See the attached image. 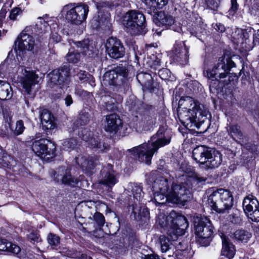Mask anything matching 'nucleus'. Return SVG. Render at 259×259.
<instances>
[{
  "label": "nucleus",
  "mask_w": 259,
  "mask_h": 259,
  "mask_svg": "<svg viewBox=\"0 0 259 259\" xmlns=\"http://www.w3.org/2000/svg\"><path fill=\"white\" fill-rule=\"evenodd\" d=\"M214 28L218 32H224L226 28L224 25L220 23H217L214 26Z\"/></svg>",
  "instance_id": "nucleus-62"
},
{
  "label": "nucleus",
  "mask_w": 259,
  "mask_h": 259,
  "mask_svg": "<svg viewBox=\"0 0 259 259\" xmlns=\"http://www.w3.org/2000/svg\"><path fill=\"white\" fill-rule=\"evenodd\" d=\"M211 148L200 145L195 148L193 150L192 156L193 159L198 163L201 164H205Z\"/></svg>",
  "instance_id": "nucleus-27"
},
{
  "label": "nucleus",
  "mask_w": 259,
  "mask_h": 259,
  "mask_svg": "<svg viewBox=\"0 0 259 259\" xmlns=\"http://www.w3.org/2000/svg\"><path fill=\"white\" fill-rule=\"evenodd\" d=\"M123 24L126 30L133 35L145 33V17L139 11L131 10L126 13L123 17Z\"/></svg>",
  "instance_id": "nucleus-8"
},
{
  "label": "nucleus",
  "mask_w": 259,
  "mask_h": 259,
  "mask_svg": "<svg viewBox=\"0 0 259 259\" xmlns=\"http://www.w3.org/2000/svg\"><path fill=\"white\" fill-rule=\"evenodd\" d=\"M176 248V255L177 256L178 259H186V255L188 253L186 249V245L182 242H177L175 244Z\"/></svg>",
  "instance_id": "nucleus-43"
},
{
  "label": "nucleus",
  "mask_w": 259,
  "mask_h": 259,
  "mask_svg": "<svg viewBox=\"0 0 259 259\" xmlns=\"http://www.w3.org/2000/svg\"><path fill=\"white\" fill-rule=\"evenodd\" d=\"M245 5L251 15L259 18V1L258 0H246Z\"/></svg>",
  "instance_id": "nucleus-40"
},
{
  "label": "nucleus",
  "mask_w": 259,
  "mask_h": 259,
  "mask_svg": "<svg viewBox=\"0 0 259 259\" xmlns=\"http://www.w3.org/2000/svg\"><path fill=\"white\" fill-rule=\"evenodd\" d=\"M210 92L214 93L226 85L228 84L231 81L229 77L228 79H219V77H207Z\"/></svg>",
  "instance_id": "nucleus-31"
},
{
  "label": "nucleus",
  "mask_w": 259,
  "mask_h": 259,
  "mask_svg": "<svg viewBox=\"0 0 259 259\" xmlns=\"http://www.w3.org/2000/svg\"><path fill=\"white\" fill-rule=\"evenodd\" d=\"M38 19L39 21L36 24L35 28V36L37 40L41 42L50 35V31L51 30V28L44 18L39 17Z\"/></svg>",
  "instance_id": "nucleus-24"
},
{
  "label": "nucleus",
  "mask_w": 259,
  "mask_h": 259,
  "mask_svg": "<svg viewBox=\"0 0 259 259\" xmlns=\"http://www.w3.org/2000/svg\"><path fill=\"white\" fill-rule=\"evenodd\" d=\"M32 150L41 158L50 159L55 155L56 145L50 140L41 139L33 143Z\"/></svg>",
  "instance_id": "nucleus-13"
},
{
  "label": "nucleus",
  "mask_w": 259,
  "mask_h": 259,
  "mask_svg": "<svg viewBox=\"0 0 259 259\" xmlns=\"http://www.w3.org/2000/svg\"><path fill=\"white\" fill-rule=\"evenodd\" d=\"M195 28L196 30L194 31V32H191V33L192 35H194L200 39V37L201 36L200 34L202 33L204 30H203L202 31H201L202 29L199 26H197Z\"/></svg>",
  "instance_id": "nucleus-63"
},
{
  "label": "nucleus",
  "mask_w": 259,
  "mask_h": 259,
  "mask_svg": "<svg viewBox=\"0 0 259 259\" xmlns=\"http://www.w3.org/2000/svg\"><path fill=\"white\" fill-rule=\"evenodd\" d=\"M152 16L153 22L157 26H170L174 23V20L170 15L164 11H156Z\"/></svg>",
  "instance_id": "nucleus-25"
},
{
  "label": "nucleus",
  "mask_w": 259,
  "mask_h": 259,
  "mask_svg": "<svg viewBox=\"0 0 259 259\" xmlns=\"http://www.w3.org/2000/svg\"><path fill=\"white\" fill-rule=\"evenodd\" d=\"M49 244L51 245L53 248L57 246L60 243V238L55 234L50 233L47 237Z\"/></svg>",
  "instance_id": "nucleus-50"
},
{
  "label": "nucleus",
  "mask_w": 259,
  "mask_h": 259,
  "mask_svg": "<svg viewBox=\"0 0 259 259\" xmlns=\"http://www.w3.org/2000/svg\"><path fill=\"white\" fill-rule=\"evenodd\" d=\"M96 3V7L98 10L97 17H94L91 21V26L94 29H98L100 27H110V15L108 12L109 9L114 7L120 6L124 7L127 5V0H94Z\"/></svg>",
  "instance_id": "nucleus-4"
},
{
  "label": "nucleus",
  "mask_w": 259,
  "mask_h": 259,
  "mask_svg": "<svg viewBox=\"0 0 259 259\" xmlns=\"http://www.w3.org/2000/svg\"><path fill=\"white\" fill-rule=\"evenodd\" d=\"M233 235L235 239L244 243H247L252 237L251 233L242 229L236 230Z\"/></svg>",
  "instance_id": "nucleus-38"
},
{
  "label": "nucleus",
  "mask_w": 259,
  "mask_h": 259,
  "mask_svg": "<svg viewBox=\"0 0 259 259\" xmlns=\"http://www.w3.org/2000/svg\"><path fill=\"white\" fill-rule=\"evenodd\" d=\"M222 255L226 256L228 259H232L234 257L236 253L235 245L231 242L229 239L226 237H222Z\"/></svg>",
  "instance_id": "nucleus-30"
},
{
  "label": "nucleus",
  "mask_w": 259,
  "mask_h": 259,
  "mask_svg": "<svg viewBox=\"0 0 259 259\" xmlns=\"http://www.w3.org/2000/svg\"><path fill=\"white\" fill-rule=\"evenodd\" d=\"M105 130L109 132H117L122 126V122L119 116L116 114L106 116Z\"/></svg>",
  "instance_id": "nucleus-26"
},
{
  "label": "nucleus",
  "mask_w": 259,
  "mask_h": 259,
  "mask_svg": "<svg viewBox=\"0 0 259 259\" xmlns=\"http://www.w3.org/2000/svg\"><path fill=\"white\" fill-rule=\"evenodd\" d=\"M207 7L213 11H216L219 6V0H203Z\"/></svg>",
  "instance_id": "nucleus-55"
},
{
  "label": "nucleus",
  "mask_w": 259,
  "mask_h": 259,
  "mask_svg": "<svg viewBox=\"0 0 259 259\" xmlns=\"http://www.w3.org/2000/svg\"><path fill=\"white\" fill-rule=\"evenodd\" d=\"M22 73L23 75L21 83L24 89L27 94H30L32 86L38 83V75L36 74L33 71L27 70L26 69L21 68Z\"/></svg>",
  "instance_id": "nucleus-22"
},
{
  "label": "nucleus",
  "mask_w": 259,
  "mask_h": 259,
  "mask_svg": "<svg viewBox=\"0 0 259 259\" xmlns=\"http://www.w3.org/2000/svg\"><path fill=\"white\" fill-rule=\"evenodd\" d=\"M208 202L212 209L219 213H229L233 206V198L227 189H218L209 196Z\"/></svg>",
  "instance_id": "nucleus-5"
},
{
  "label": "nucleus",
  "mask_w": 259,
  "mask_h": 259,
  "mask_svg": "<svg viewBox=\"0 0 259 259\" xmlns=\"http://www.w3.org/2000/svg\"><path fill=\"white\" fill-rule=\"evenodd\" d=\"M137 78L139 82L147 90L150 92L154 91L155 87L153 85L152 77L150 74L141 72L137 75Z\"/></svg>",
  "instance_id": "nucleus-33"
},
{
  "label": "nucleus",
  "mask_w": 259,
  "mask_h": 259,
  "mask_svg": "<svg viewBox=\"0 0 259 259\" xmlns=\"http://www.w3.org/2000/svg\"><path fill=\"white\" fill-rule=\"evenodd\" d=\"M24 128L25 127L23 121L22 120L17 121L16 124V128L13 132L12 136H16L22 134Z\"/></svg>",
  "instance_id": "nucleus-52"
},
{
  "label": "nucleus",
  "mask_w": 259,
  "mask_h": 259,
  "mask_svg": "<svg viewBox=\"0 0 259 259\" xmlns=\"http://www.w3.org/2000/svg\"><path fill=\"white\" fill-rule=\"evenodd\" d=\"M13 95L12 88L7 82L0 80V99L10 100Z\"/></svg>",
  "instance_id": "nucleus-36"
},
{
  "label": "nucleus",
  "mask_w": 259,
  "mask_h": 259,
  "mask_svg": "<svg viewBox=\"0 0 259 259\" xmlns=\"http://www.w3.org/2000/svg\"><path fill=\"white\" fill-rule=\"evenodd\" d=\"M99 103L109 111H114L117 109L115 99L110 95L102 96Z\"/></svg>",
  "instance_id": "nucleus-35"
},
{
  "label": "nucleus",
  "mask_w": 259,
  "mask_h": 259,
  "mask_svg": "<svg viewBox=\"0 0 259 259\" xmlns=\"http://www.w3.org/2000/svg\"><path fill=\"white\" fill-rule=\"evenodd\" d=\"M242 206L248 218L254 222H259V202L255 197L248 195L245 197Z\"/></svg>",
  "instance_id": "nucleus-17"
},
{
  "label": "nucleus",
  "mask_w": 259,
  "mask_h": 259,
  "mask_svg": "<svg viewBox=\"0 0 259 259\" xmlns=\"http://www.w3.org/2000/svg\"><path fill=\"white\" fill-rule=\"evenodd\" d=\"M2 112L4 118L7 122H10L13 116V114L7 106H2Z\"/></svg>",
  "instance_id": "nucleus-56"
},
{
  "label": "nucleus",
  "mask_w": 259,
  "mask_h": 259,
  "mask_svg": "<svg viewBox=\"0 0 259 259\" xmlns=\"http://www.w3.org/2000/svg\"><path fill=\"white\" fill-rule=\"evenodd\" d=\"M21 13L22 11L19 8H14L10 12L9 18L13 21L16 20L17 17Z\"/></svg>",
  "instance_id": "nucleus-57"
},
{
  "label": "nucleus",
  "mask_w": 259,
  "mask_h": 259,
  "mask_svg": "<svg viewBox=\"0 0 259 259\" xmlns=\"http://www.w3.org/2000/svg\"><path fill=\"white\" fill-rule=\"evenodd\" d=\"M128 189L132 192L135 199L137 201H141L144 195L142 187L141 185L135 183H131L128 185Z\"/></svg>",
  "instance_id": "nucleus-37"
},
{
  "label": "nucleus",
  "mask_w": 259,
  "mask_h": 259,
  "mask_svg": "<svg viewBox=\"0 0 259 259\" xmlns=\"http://www.w3.org/2000/svg\"><path fill=\"white\" fill-rule=\"evenodd\" d=\"M235 67V64L231 58L229 56H224L219 58L211 70L207 71L204 74L207 77H217L220 79H228L229 77L231 79L232 76L230 75L229 71L231 68Z\"/></svg>",
  "instance_id": "nucleus-11"
},
{
  "label": "nucleus",
  "mask_w": 259,
  "mask_h": 259,
  "mask_svg": "<svg viewBox=\"0 0 259 259\" xmlns=\"http://www.w3.org/2000/svg\"><path fill=\"white\" fill-rule=\"evenodd\" d=\"M196 235L212 236L213 228L206 217H196L194 221Z\"/></svg>",
  "instance_id": "nucleus-19"
},
{
  "label": "nucleus",
  "mask_w": 259,
  "mask_h": 259,
  "mask_svg": "<svg viewBox=\"0 0 259 259\" xmlns=\"http://www.w3.org/2000/svg\"><path fill=\"white\" fill-rule=\"evenodd\" d=\"M84 203L87 206H88L89 208H92L93 206H95L96 208V209H100V207H107V206L106 205V204L104 203L101 202V201H92L91 200L88 201L86 202H84Z\"/></svg>",
  "instance_id": "nucleus-54"
},
{
  "label": "nucleus",
  "mask_w": 259,
  "mask_h": 259,
  "mask_svg": "<svg viewBox=\"0 0 259 259\" xmlns=\"http://www.w3.org/2000/svg\"><path fill=\"white\" fill-rule=\"evenodd\" d=\"M212 236L196 235V242L201 246H208L212 240Z\"/></svg>",
  "instance_id": "nucleus-48"
},
{
  "label": "nucleus",
  "mask_w": 259,
  "mask_h": 259,
  "mask_svg": "<svg viewBox=\"0 0 259 259\" xmlns=\"http://www.w3.org/2000/svg\"><path fill=\"white\" fill-rule=\"evenodd\" d=\"M152 188L153 192L166 194L174 203H184L192 198L190 189L186 188L184 184H175L162 177L156 178L153 182Z\"/></svg>",
  "instance_id": "nucleus-3"
},
{
  "label": "nucleus",
  "mask_w": 259,
  "mask_h": 259,
  "mask_svg": "<svg viewBox=\"0 0 259 259\" xmlns=\"http://www.w3.org/2000/svg\"><path fill=\"white\" fill-rule=\"evenodd\" d=\"M64 100L65 101V104L67 107L70 106L73 103V99L70 95H66L64 98Z\"/></svg>",
  "instance_id": "nucleus-61"
},
{
  "label": "nucleus",
  "mask_w": 259,
  "mask_h": 259,
  "mask_svg": "<svg viewBox=\"0 0 259 259\" xmlns=\"http://www.w3.org/2000/svg\"><path fill=\"white\" fill-rule=\"evenodd\" d=\"M117 182L113 165L111 164L105 165L100 172V183L112 188Z\"/></svg>",
  "instance_id": "nucleus-20"
},
{
  "label": "nucleus",
  "mask_w": 259,
  "mask_h": 259,
  "mask_svg": "<svg viewBox=\"0 0 259 259\" xmlns=\"http://www.w3.org/2000/svg\"><path fill=\"white\" fill-rule=\"evenodd\" d=\"M0 250L11 252L17 254L21 259H28V257L26 256V255H23L22 254L19 246L1 238H0Z\"/></svg>",
  "instance_id": "nucleus-28"
},
{
  "label": "nucleus",
  "mask_w": 259,
  "mask_h": 259,
  "mask_svg": "<svg viewBox=\"0 0 259 259\" xmlns=\"http://www.w3.org/2000/svg\"><path fill=\"white\" fill-rule=\"evenodd\" d=\"M106 51L112 58L117 59L125 54V49L120 40L116 37L109 38L106 44Z\"/></svg>",
  "instance_id": "nucleus-18"
},
{
  "label": "nucleus",
  "mask_w": 259,
  "mask_h": 259,
  "mask_svg": "<svg viewBox=\"0 0 259 259\" xmlns=\"http://www.w3.org/2000/svg\"><path fill=\"white\" fill-rule=\"evenodd\" d=\"M170 141L171 136L166 135L164 129L160 127L157 133L152 136L150 141L128 150L137 157L140 161L150 165L154 154L157 153L159 148L169 144Z\"/></svg>",
  "instance_id": "nucleus-2"
},
{
  "label": "nucleus",
  "mask_w": 259,
  "mask_h": 259,
  "mask_svg": "<svg viewBox=\"0 0 259 259\" xmlns=\"http://www.w3.org/2000/svg\"><path fill=\"white\" fill-rule=\"evenodd\" d=\"M52 36L51 37V39L55 42H58L61 40V36L57 33H54L52 30Z\"/></svg>",
  "instance_id": "nucleus-64"
},
{
  "label": "nucleus",
  "mask_w": 259,
  "mask_h": 259,
  "mask_svg": "<svg viewBox=\"0 0 259 259\" xmlns=\"http://www.w3.org/2000/svg\"><path fill=\"white\" fill-rule=\"evenodd\" d=\"M62 145L65 150H71L76 148L77 142L74 138H68L63 141Z\"/></svg>",
  "instance_id": "nucleus-47"
},
{
  "label": "nucleus",
  "mask_w": 259,
  "mask_h": 259,
  "mask_svg": "<svg viewBox=\"0 0 259 259\" xmlns=\"http://www.w3.org/2000/svg\"><path fill=\"white\" fill-rule=\"evenodd\" d=\"M90 120V115L89 113L82 111L78 118L74 122L72 128H69L68 129L69 133L74 132L77 130V127L86 125L89 123Z\"/></svg>",
  "instance_id": "nucleus-34"
},
{
  "label": "nucleus",
  "mask_w": 259,
  "mask_h": 259,
  "mask_svg": "<svg viewBox=\"0 0 259 259\" xmlns=\"http://www.w3.org/2000/svg\"><path fill=\"white\" fill-rule=\"evenodd\" d=\"M160 246L161 251L162 253H166L169 251L172 247V244L169 238L165 236L162 235L159 237L158 240Z\"/></svg>",
  "instance_id": "nucleus-41"
},
{
  "label": "nucleus",
  "mask_w": 259,
  "mask_h": 259,
  "mask_svg": "<svg viewBox=\"0 0 259 259\" xmlns=\"http://www.w3.org/2000/svg\"><path fill=\"white\" fill-rule=\"evenodd\" d=\"M156 3L157 6H155L154 8V12L156 13V11H158V9H161L163 7L165 6L167 3V0H156Z\"/></svg>",
  "instance_id": "nucleus-60"
},
{
  "label": "nucleus",
  "mask_w": 259,
  "mask_h": 259,
  "mask_svg": "<svg viewBox=\"0 0 259 259\" xmlns=\"http://www.w3.org/2000/svg\"><path fill=\"white\" fill-rule=\"evenodd\" d=\"M28 29L29 28L26 27L20 34V37H18V48L22 51H31L33 49L34 46L36 45L34 38L26 33Z\"/></svg>",
  "instance_id": "nucleus-23"
},
{
  "label": "nucleus",
  "mask_w": 259,
  "mask_h": 259,
  "mask_svg": "<svg viewBox=\"0 0 259 259\" xmlns=\"http://www.w3.org/2000/svg\"><path fill=\"white\" fill-rule=\"evenodd\" d=\"M154 192V199L156 203L159 204H162L165 203L166 201H169L172 203V201L168 198L166 194H163L159 192Z\"/></svg>",
  "instance_id": "nucleus-46"
},
{
  "label": "nucleus",
  "mask_w": 259,
  "mask_h": 259,
  "mask_svg": "<svg viewBox=\"0 0 259 259\" xmlns=\"http://www.w3.org/2000/svg\"><path fill=\"white\" fill-rule=\"evenodd\" d=\"M40 119L44 130H52L56 127L54 117L48 110L45 109L42 111L40 115Z\"/></svg>",
  "instance_id": "nucleus-29"
},
{
  "label": "nucleus",
  "mask_w": 259,
  "mask_h": 259,
  "mask_svg": "<svg viewBox=\"0 0 259 259\" xmlns=\"http://www.w3.org/2000/svg\"><path fill=\"white\" fill-rule=\"evenodd\" d=\"M239 5L237 0H231V8L229 10V14L233 15L238 10Z\"/></svg>",
  "instance_id": "nucleus-59"
},
{
  "label": "nucleus",
  "mask_w": 259,
  "mask_h": 259,
  "mask_svg": "<svg viewBox=\"0 0 259 259\" xmlns=\"http://www.w3.org/2000/svg\"><path fill=\"white\" fill-rule=\"evenodd\" d=\"M50 175L56 182H61L71 187H75L79 182L77 178L71 176L70 169L65 166H60L55 170H52Z\"/></svg>",
  "instance_id": "nucleus-15"
},
{
  "label": "nucleus",
  "mask_w": 259,
  "mask_h": 259,
  "mask_svg": "<svg viewBox=\"0 0 259 259\" xmlns=\"http://www.w3.org/2000/svg\"><path fill=\"white\" fill-rule=\"evenodd\" d=\"M222 162V154L219 151L211 149L205 164L208 168H214L219 167Z\"/></svg>",
  "instance_id": "nucleus-32"
},
{
  "label": "nucleus",
  "mask_w": 259,
  "mask_h": 259,
  "mask_svg": "<svg viewBox=\"0 0 259 259\" xmlns=\"http://www.w3.org/2000/svg\"><path fill=\"white\" fill-rule=\"evenodd\" d=\"M174 61L181 65L187 64L189 61L188 49L184 41L176 42L172 50Z\"/></svg>",
  "instance_id": "nucleus-21"
},
{
  "label": "nucleus",
  "mask_w": 259,
  "mask_h": 259,
  "mask_svg": "<svg viewBox=\"0 0 259 259\" xmlns=\"http://www.w3.org/2000/svg\"><path fill=\"white\" fill-rule=\"evenodd\" d=\"M238 34L240 35L242 41L241 43L245 44L244 49L245 51L249 50L251 48V46L249 45L250 41L248 40L250 36V33L247 31L246 30L238 29L237 30Z\"/></svg>",
  "instance_id": "nucleus-42"
},
{
  "label": "nucleus",
  "mask_w": 259,
  "mask_h": 259,
  "mask_svg": "<svg viewBox=\"0 0 259 259\" xmlns=\"http://www.w3.org/2000/svg\"><path fill=\"white\" fill-rule=\"evenodd\" d=\"M138 102L131 104L129 108L131 110L139 112L141 120L139 122L140 126L144 131H149L155 126L156 121V115L155 109L152 106L141 105L138 107Z\"/></svg>",
  "instance_id": "nucleus-10"
},
{
  "label": "nucleus",
  "mask_w": 259,
  "mask_h": 259,
  "mask_svg": "<svg viewBox=\"0 0 259 259\" xmlns=\"http://www.w3.org/2000/svg\"><path fill=\"white\" fill-rule=\"evenodd\" d=\"M238 213L239 212L238 210H234L232 213L229 215V220L233 224H239L240 222L241 219L238 216Z\"/></svg>",
  "instance_id": "nucleus-53"
},
{
  "label": "nucleus",
  "mask_w": 259,
  "mask_h": 259,
  "mask_svg": "<svg viewBox=\"0 0 259 259\" xmlns=\"http://www.w3.org/2000/svg\"><path fill=\"white\" fill-rule=\"evenodd\" d=\"M172 214L170 213L165 219H159V224L162 228L167 230L168 235L172 239L175 240L178 236L185 234L189 223L184 215H178L174 217Z\"/></svg>",
  "instance_id": "nucleus-6"
},
{
  "label": "nucleus",
  "mask_w": 259,
  "mask_h": 259,
  "mask_svg": "<svg viewBox=\"0 0 259 259\" xmlns=\"http://www.w3.org/2000/svg\"><path fill=\"white\" fill-rule=\"evenodd\" d=\"M127 70L125 66H117L114 69L106 72L104 75V80L110 85L115 86L117 90L125 92L129 88Z\"/></svg>",
  "instance_id": "nucleus-9"
},
{
  "label": "nucleus",
  "mask_w": 259,
  "mask_h": 259,
  "mask_svg": "<svg viewBox=\"0 0 259 259\" xmlns=\"http://www.w3.org/2000/svg\"><path fill=\"white\" fill-rule=\"evenodd\" d=\"M79 130L78 133L79 137L87 142L91 148L95 149L99 152H106L109 149V146L101 142L100 138L94 135L92 132L82 127Z\"/></svg>",
  "instance_id": "nucleus-16"
},
{
  "label": "nucleus",
  "mask_w": 259,
  "mask_h": 259,
  "mask_svg": "<svg viewBox=\"0 0 259 259\" xmlns=\"http://www.w3.org/2000/svg\"><path fill=\"white\" fill-rule=\"evenodd\" d=\"M178 116L181 123L187 128L199 129L211 117L206 107L192 98H181L179 102Z\"/></svg>",
  "instance_id": "nucleus-1"
},
{
  "label": "nucleus",
  "mask_w": 259,
  "mask_h": 259,
  "mask_svg": "<svg viewBox=\"0 0 259 259\" xmlns=\"http://www.w3.org/2000/svg\"><path fill=\"white\" fill-rule=\"evenodd\" d=\"M70 69L67 65H64L58 69L53 70L48 74L50 79L49 85L53 87L55 85L62 88L67 85L70 81Z\"/></svg>",
  "instance_id": "nucleus-14"
},
{
  "label": "nucleus",
  "mask_w": 259,
  "mask_h": 259,
  "mask_svg": "<svg viewBox=\"0 0 259 259\" xmlns=\"http://www.w3.org/2000/svg\"><path fill=\"white\" fill-rule=\"evenodd\" d=\"M93 219L98 227L100 228L104 225L105 223V217L100 212H95L93 215Z\"/></svg>",
  "instance_id": "nucleus-49"
},
{
  "label": "nucleus",
  "mask_w": 259,
  "mask_h": 259,
  "mask_svg": "<svg viewBox=\"0 0 259 259\" xmlns=\"http://www.w3.org/2000/svg\"><path fill=\"white\" fill-rule=\"evenodd\" d=\"M89 12L88 5L84 4L76 5L73 3L64 6L61 10V14L65 16L68 23L78 25L86 20Z\"/></svg>",
  "instance_id": "nucleus-7"
},
{
  "label": "nucleus",
  "mask_w": 259,
  "mask_h": 259,
  "mask_svg": "<svg viewBox=\"0 0 259 259\" xmlns=\"http://www.w3.org/2000/svg\"><path fill=\"white\" fill-rule=\"evenodd\" d=\"M229 134L235 140L241 139L243 138V134L240 127L236 124L230 125L228 130Z\"/></svg>",
  "instance_id": "nucleus-44"
},
{
  "label": "nucleus",
  "mask_w": 259,
  "mask_h": 259,
  "mask_svg": "<svg viewBox=\"0 0 259 259\" xmlns=\"http://www.w3.org/2000/svg\"><path fill=\"white\" fill-rule=\"evenodd\" d=\"M74 44L79 50L76 51L69 50L66 55V59L69 63H76L79 61L80 55L79 51L89 57H91L94 53V48L92 45V42L88 39L76 41Z\"/></svg>",
  "instance_id": "nucleus-12"
},
{
  "label": "nucleus",
  "mask_w": 259,
  "mask_h": 259,
  "mask_svg": "<svg viewBox=\"0 0 259 259\" xmlns=\"http://www.w3.org/2000/svg\"><path fill=\"white\" fill-rule=\"evenodd\" d=\"M28 238L29 240L33 243L35 242H38L40 241L41 239L39 237L38 233L36 231L32 232L28 236Z\"/></svg>",
  "instance_id": "nucleus-58"
},
{
  "label": "nucleus",
  "mask_w": 259,
  "mask_h": 259,
  "mask_svg": "<svg viewBox=\"0 0 259 259\" xmlns=\"http://www.w3.org/2000/svg\"><path fill=\"white\" fill-rule=\"evenodd\" d=\"M145 4L146 6V10L147 13L150 15H153L154 12L155 6H157L156 1V0H144Z\"/></svg>",
  "instance_id": "nucleus-51"
},
{
  "label": "nucleus",
  "mask_w": 259,
  "mask_h": 259,
  "mask_svg": "<svg viewBox=\"0 0 259 259\" xmlns=\"http://www.w3.org/2000/svg\"><path fill=\"white\" fill-rule=\"evenodd\" d=\"M14 163H15V162L12 157L7 153L3 154L2 157L0 158V167H6L11 169Z\"/></svg>",
  "instance_id": "nucleus-45"
},
{
  "label": "nucleus",
  "mask_w": 259,
  "mask_h": 259,
  "mask_svg": "<svg viewBox=\"0 0 259 259\" xmlns=\"http://www.w3.org/2000/svg\"><path fill=\"white\" fill-rule=\"evenodd\" d=\"M98 163V159L96 156L86 157L83 162H81L80 167H81L83 170H89L93 168Z\"/></svg>",
  "instance_id": "nucleus-39"
}]
</instances>
